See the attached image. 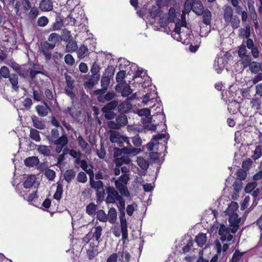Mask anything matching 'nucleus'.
Returning <instances> with one entry per match:
<instances>
[{"label": "nucleus", "mask_w": 262, "mask_h": 262, "mask_svg": "<svg viewBox=\"0 0 262 262\" xmlns=\"http://www.w3.org/2000/svg\"><path fill=\"white\" fill-rule=\"evenodd\" d=\"M60 128L62 130L61 136H59V133L57 128L52 129L50 135L47 136V139L50 144L56 145L55 150L57 154L60 153L63 148L64 150V147L67 148V144L69 141L68 136L63 128L62 126H60Z\"/></svg>", "instance_id": "f257e3e1"}, {"label": "nucleus", "mask_w": 262, "mask_h": 262, "mask_svg": "<svg viewBox=\"0 0 262 262\" xmlns=\"http://www.w3.org/2000/svg\"><path fill=\"white\" fill-rule=\"evenodd\" d=\"M118 101L114 100L107 103L101 108V111L104 114V116L105 119L112 120L116 117V114L113 112V110L118 106Z\"/></svg>", "instance_id": "f03ea898"}, {"label": "nucleus", "mask_w": 262, "mask_h": 262, "mask_svg": "<svg viewBox=\"0 0 262 262\" xmlns=\"http://www.w3.org/2000/svg\"><path fill=\"white\" fill-rule=\"evenodd\" d=\"M118 101L114 100L107 103L101 108V111L104 114V116L105 119L112 120L116 117V114L113 112V110L118 106Z\"/></svg>", "instance_id": "7ed1b4c3"}, {"label": "nucleus", "mask_w": 262, "mask_h": 262, "mask_svg": "<svg viewBox=\"0 0 262 262\" xmlns=\"http://www.w3.org/2000/svg\"><path fill=\"white\" fill-rule=\"evenodd\" d=\"M118 101L114 100L107 103L101 108V111L104 114V116L105 119L112 120L116 117V114L113 112V110L118 106Z\"/></svg>", "instance_id": "20e7f679"}, {"label": "nucleus", "mask_w": 262, "mask_h": 262, "mask_svg": "<svg viewBox=\"0 0 262 262\" xmlns=\"http://www.w3.org/2000/svg\"><path fill=\"white\" fill-rule=\"evenodd\" d=\"M100 68L99 65L96 61H95L91 69V72L92 75L89 79L88 82V84L90 86H94L95 82H97L100 78V75L99 74Z\"/></svg>", "instance_id": "39448f33"}, {"label": "nucleus", "mask_w": 262, "mask_h": 262, "mask_svg": "<svg viewBox=\"0 0 262 262\" xmlns=\"http://www.w3.org/2000/svg\"><path fill=\"white\" fill-rule=\"evenodd\" d=\"M119 211L122 239L125 241L128 238L127 223L125 218V210H119Z\"/></svg>", "instance_id": "423d86ee"}, {"label": "nucleus", "mask_w": 262, "mask_h": 262, "mask_svg": "<svg viewBox=\"0 0 262 262\" xmlns=\"http://www.w3.org/2000/svg\"><path fill=\"white\" fill-rule=\"evenodd\" d=\"M14 6L16 14L20 16V10L24 13L27 12L31 8V4L29 0H21V2L16 1Z\"/></svg>", "instance_id": "0eeeda50"}, {"label": "nucleus", "mask_w": 262, "mask_h": 262, "mask_svg": "<svg viewBox=\"0 0 262 262\" xmlns=\"http://www.w3.org/2000/svg\"><path fill=\"white\" fill-rule=\"evenodd\" d=\"M106 191L107 195L105 202L107 204H114L116 200L117 201L121 196L113 187L108 186L106 189Z\"/></svg>", "instance_id": "6e6552de"}, {"label": "nucleus", "mask_w": 262, "mask_h": 262, "mask_svg": "<svg viewBox=\"0 0 262 262\" xmlns=\"http://www.w3.org/2000/svg\"><path fill=\"white\" fill-rule=\"evenodd\" d=\"M99 243L96 244L94 242L90 243L88 248L86 250V256L89 260H93L99 254Z\"/></svg>", "instance_id": "1a4fd4ad"}, {"label": "nucleus", "mask_w": 262, "mask_h": 262, "mask_svg": "<svg viewBox=\"0 0 262 262\" xmlns=\"http://www.w3.org/2000/svg\"><path fill=\"white\" fill-rule=\"evenodd\" d=\"M240 222L241 218L238 217V215L237 213H233L230 216L229 222L230 224V226L232 227V229H231L232 233H236L239 227Z\"/></svg>", "instance_id": "9d476101"}, {"label": "nucleus", "mask_w": 262, "mask_h": 262, "mask_svg": "<svg viewBox=\"0 0 262 262\" xmlns=\"http://www.w3.org/2000/svg\"><path fill=\"white\" fill-rule=\"evenodd\" d=\"M246 46L248 49L251 50V54L254 58H257L259 56V51L257 47L255 46L252 39H248L246 41Z\"/></svg>", "instance_id": "9b49d317"}, {"label": "nucleus", "mask_w": 262, "mask_h": 262, "mask_svg": "<svg viewBox=\"0 0 262 262\" xmlns=\"http://www.w3.org/2000/svg\"><path fill=\"white\" fill-rule=\"evenodd\" d=\"M190 8L192 11L198 15L200 16L204 10V7L202 3L199 1H193L192 4H190Z\"/></svg>", "instance_id": "f8f14e48"}, {"label": "nucleus", "mask_w": 262, "mask_h": 262, "mask_svg": "<svg viewBox=\"0 0 262 262\" xmlns=\"http://www.w3.org/2000/svg\"><path fill=\"white\" fill-rule=\"evenodd\" d=\"M39 8L42 11H51L53 8L52 0H42L39 5Z\"/></svg>", "instance_id": "ddd939ff"}, {"label": "nucleus", "mask_w": 262, "mask_h": 262, "mask_svg": "<svg viewBox=\"0 0 262 262\" xmlns=\"http://www.w3.org/2000/svg\"><path fill=\"white\" fill-rule=\"evenodd\" d=\"M115 185L116 188L119 191L122 195L126 197L129 196V192L126 186L127 184H123L119 181H115Z\"/></svg>", "instance_id": "4468645a"}, {"label": "nucleus", "mask_w": 262, "mask_h": 262, "mask_svg": "<svg viewBox=\"0 0 262 262\" xmlns=\"http://www.w3.org/2000/svg\"><path fill=\"white\" fill-rule=\"evenodd\" d=\"M6 78H9V81L12 85V89L16 91H18L19 86L18 85V75L15 74H10V71L9 70L8 76H7V77H6Z\"/></svg>", "instance_id": "2eb2a0df"}, {"label": "nucleus", "mask_w": 262, "mask_h": 262, "mask_svg": "<svg viewBox=\"0 0 262 262\" xmlns=\"http://www.w3.org/2000/svg\"><path fill=\"white\" fill-rule=\"evenodd\" d=\"M132 108L130 102L127 101H123L118 105V110L120 114H125Z\"/></svg>", "instance_id": "dca6fc26"}, {"label": "nucleus", "mask_w": 262, "mask_h": 262, "mask_svg": "<svg viewBox=\"0 0 262 262\" xmlns=\"http://www.w3.org/2000/svg\"><path fill=\"white\" fill-rule=\"evenodd\" d=\"M35 108L38 115L41 117L47 116L50 110V108L47 104L45 105H37L36 106Z\"/></svg>", "instance_id": "f3484780"}, {"label": "nucleus", "mask_w": 262, "mask_h": 262, "mask_svg": "<svg viewBox=\"0 0 262 262\" xmlns=\"http://www.w3.org/2000/svg\"><path fill=\"white\" fill-rule=\"evenodd\" d=\"M233 10L230 6L225 7L224 10L223 17L226 23H229L233 16Z\"/></svg>", "instance_id": "a211bd4d"}, {"label": "nucleus", "mask_w": 262, "mask_h": 262, "mask_svg": "<svg viewBox=\"0 0 262 262\" xmlns=\"http://www.w3.org/2000/svg\"><path fill=\"white\" fill-rule=\"evenodd\" d=\"M114 157L115 159L120 158V157L123 154H131V150L129 148H122L120 149L118 147H114L113 148Z\"/></svg>", "instance_id": "6ab92c4d"}, {"label": "nucleus", "mask_w": 262, "mask_h": 262, "mask_svg": "<svg viewBox=\"0 0 262 262\" xmlns=\"http://www.w3.org/2000/svg\"><path fill=\"white\" fill-rule=\"evenodd\" d=\"M37 151L45 157H48L51 155V147L45 145H40L37 146Z\"/></svg>", "instance_id": "aec40b11"}, {"label": "nucleus", "mask_w": 262, "mask_h": 262, "mask_svg": "<svg viewBox=\"0 0 262 262\" xmlns=\"http://www.w3.org/2000/svg\"><path fill=\"white\" fill-rule=\"evenodd\" d=\"M36 180L35 175H29L24 182L23 185L25 188L29 189L32 187Z\"/></svg>", "instance_id": "412c9836"}, {"label": "nucleus", "mask_w": 262, "mask_h": 262, "mask_svg": "<svg viewBox=\"0 0 262 262\" xmlns=\"http://www.w3.org/2000/svg\"><path fill=\"white\" fill-rule=\"evenodd\" d=\"M39 163L38 158L35 156L28 157L24 160V163L27 167H33L37 165Z\"/></svg>", "instance_id": "4be33fe9"}, {"label": "nucleus", "mask_w": 262, "mask_h": 262, "mask_svg": "<svg viewBox=\"0 0 262 262\" xmlns=\"http://www.w3.org/2000/svg\"><path fill=\"white\" fill-rule=\"evenodd\" d=\"M250 71L255 74L259 73V71L262 72V63L257 61H252L251 64L249 66Z\"/></svg>", "instance_id": "5701e85b"}, {"label": "nucleus", "mask_w": 262, "mask_h": 262, "mask_svg": "<svg viewBox=\"0 0 262 262\" xmlns=\"http://www.w3.org/2000/svg\"><path fill=\"white\" fill-rule=\"evenodd\" d=\"M131 160L128 156H122L117 159H115L116 167H120L123 164H128Z\"/></svg>", "instance_id": "b1692460"}, {"label": "nucleus", "mask_w": 262, "mask_h": 262, "mask_svg": "<svg viewBox=\"0 0 262 262\" xmlns=\"http://www.w3.org/2000/svg\"><path fill=\"white\" fill-rule=\"evenodd\" d=\"M201 15L203 16V23L206 25H209L212 19V14L210 11L206 9Z\"/></svg>", "instance_id": "393cba45"}, {"label": "nucleus", "mask_w": 262, "mask_h": 262, "mask_svg": "<svg viewBox=\"0 0 262 262\" xmlns=\"http://www.w3.org/2000/svg\"><path fill=\"white\" fill-rule=\"evenodd\" d=\"M116 94L114 91L108 92L104 96H98L97 99L100 102H104L112 100Z\"/></svg>", "instance_id": "a878e982"}, {"label": "nucleus", "mask_w": 262, "mask_h": 262, "mask_svg": "<svg viewBox=\"0 0 262 262\" xmlns=\"http://www.w3.org/2000/svg\"><path fill=\"white\" fill-rule=\"evenodd\" d=\"M107 216L108 217L107 221L111 224H114L117 220V217L116 209L114 207L111 208L108 211Z\"/></svg>", "instance_id": "bb28decb"}, {"label": "nucleus", "mask_w": 262, "mask_h": 262, "mask_svg": "<svg viewBox=\"0 0 262 262\" xmlns=\"http://www.w3.org/2000/svg\"><path fill=\"white\" fill-rule=\"evenodd\" d=\"M76 176V172L74 169H68L63 174V179L68 183H70Z\"/></svg>", "instance_id": "cd10ccee"}, {"label": "nucleus", "mask_w": 262, "mask_h": 262, "mask_svg": "<svg viewBox=\"0 0 262 262\" xmlns=\"http://www.w3.org/2000/svg\"><path fill=\"white\" fill-rule=\"evenodd\" d=\"M123 136L118 131L112 130L110 136V140L113 143H116L119 140H122Z\"/></svg>", "instance_id": "c85d7f7f"}, {"label": "nucleus", "mask_w": 262, "mask_h": 262, "mask_svg": "<svg viewBox=\"0 0 262 262\" xmlns=\"http://www.w3.org/2000/svg\"><path fill=\"white\" fill-rule=\"evenodd\" d=\"M77 53L79 58H83L89 54V49L86 46L82 45L77 50Z\"/></svg>", "instance_id": "c756f323"}, {"label": "nucleus", "mask_w": 262, "mask_h": 262, "mask_svg": "<svg viewBox=\"0 0 262 262\" xmlns=\"http://www.w3.org/2000/svg\"><path fill=\"white\" fill-rule=\"evenodd\" d=\"M78 49L77 43L76 40L71 39L68 41L66 45V50L67 52L72 53Z\"/></svg>", "instance_id": "7c9ffc66"}, {"label": "nucleus", "mask_w": 262, "mask_h": 262, "mask_svg": "<svg viewBox=\"0 0 262 262\" xmlns=\"http://www.w3.org/2000/svg\"><path fill=\"white\" fill-rule=\"evenodd\" d=\"M239 35L242 38L246 37L247 40L250 38L251 32H250V27L249 25H247L245 26V28H241L239 30Z\"/></svg>", "instance_id": "2f4dec72"}, {"label": "nucleus", "mask_w": 262, "mask_h": 262, "mask_svg": "<svg viewBox=\"0 0 262 262\" xmlns=\"http://www.w3.org/2000/svg\"><path fill=\"white\" fill-rule=\"evenodd\" d=\"M195 241L200 247H203L206 242V235L203 233H200L195 238Z\"/></svg>", "instance_id": "473e14b6"}, {"label": "nucleus", "mask_w": 262, "mask_h": 262, "mask_svg": "<svg viewBox=\"0 0 262 262\" xmlns=\"http://www.w3.org/2000/svg\"><path fill=\"white\" fill-rule=\"evenodd\" d=\"M63 26L62 18L60 16H56L55 22L52 25V30H59Z\"/></svg>", "instance_id": "72a5a7b5"}, {"label": "nucleus", "mask_w": 262, "mask_h": 262, "mask_svg": "<svg viewBox=\"0 0 262 262\" xmlns=\"http://www.w3.org/2000/svg\"><path fill=\"white\" fill-rule=\"evenodd\" d=\"M90 183L92 188L96 189L97 191L102 190L103 188V183L101 180L95 181L94 179L90 181Z\"/></svg>", "instance_id": "f704fd0d"}, {"label": "nucleus", "mask_w": 262, "mask_h": 262, "mask_svg": "<svg viewBox=\"0 0 262 262\" xmlns=\"http://www.w3.org/2000/svg\"><path fill=\"white\" fill-rule=\"evenodd\" d=\"M32 121L33 126L36 128L43 129L45 127V124L36 116L32 117Z\"/></svg>", "instance_id": "c9c22d12"}, {"label": "nucleus", "mask_w": 262, "mask_h": 262, "mask_svg": "<svg viewBox=\"0 0 262 262\" xmlns=\"http://www.w3.org/2000/svg\"><path fill=\"white\" fill-rule=\"evenodd\" d=\"M239 58L241 63L244 68H246L251 64L252 59L250 55L247 54Z\"/></svg>", "instance_id": "e433bc0d"}, {"label": "nucleus", "mask_w": 262, "mask_h": 262, "mask_svg": "<svg viewBox=\"0 0 262 262\" xmlns=\"http://www.w3.org/2000/svg\"><path fill=\"white\" fill-rule=\"evenodd\" d=\"M137 164L138 166L143 170H146L149 167V162L142 157L137 158Z\"/></svg>", "instance_id": "4c0bfd02"}, {"label": "nucleus", "mask_w": 262, "mask_h": 262, "mask_svg": "<svg viewBox=\"0 0 262 262\" xmlns=\"http://www.w3.org/2000/svg\"><path fill=\"white\" fill-rule=\"evenodd\" d=\"M62 193V185L60 183H58L55 193L53 195V198L58 201L60 200L61 198Z\"/></svg>", "instance_id": "58836bf2"}, {"label": "nucleus", "mask_w": 262, "mask_h": 262, "mask_svg": "<svg viewBox=\"0 0 262 262\" xmlns=\"http://www.w3.org/2000/svg\"><path fill=\"white\" fill-rule=\"evenodd\" d=\"M30 137L32 140L39 142L41 140L39 132L37 129L31 128L30 130Z\"/></svg>", "instance_id": "ea45409f"}, {"label": "nucleus", "mask_w": 262, "mask_h": 262, "mask_svg": "<svg viewBox=\"0 0 262 262\" xmlns=\"http://www.w3.org/2000/svg\"><path fill=\"white\" fill-rule=\"evenodd\" d=\"M97 206L94 203H90L86 207V212L90 215H94L96 213Z\"/></svg>", "instance_id": "a19ab883"}, {"label": "nucleus", "mask_w": 262, "mask_h": 262, "mask_svg": "<svg viewBox=\"0 0 262 262\" xmlns=\"http://www.w3.org/2000/svg\"><path fill=\"white\" fill-rule=\"evenodd\" d=\"M94 229L95 231L92 233V235L93 237L95 238L96 241L98 242V243H99L100 241V239L102 235V228L100 226H98L95 227Z\"/></svg>", "instance_id": "79ce46f5"}, {"label": "nucleus", "mask_w": 262, "mask_h": 262, "mask_svg": "<svg viewBox=\"0 0 262 262\" xmlns=\"http://www.w3.org/2000/svg\"><path fill=\"white\" fill-rule=\"evenodd\" d=\"M161 13V8L159 6H153L150 10V15L151 18H155L158 17Z\"/></svg>", "instance_id": "37998d69"}, {"label": "nucleus", "mask_w": 262, "mask_h": 262, "mask_svg": "<svg viewBox=\"0 0 262 262\" xmlns=\"http://www.w3.org/2000/svg\"><path fill=\"white\" fill-rule=\"evenodd\" d=\"M97 219L101 222H106L107 221V216L105 211L102 210H98L96 212Z\"/></svg>", "instance_id": "c03bdc74"}, {"label": "nucleus", "mask_w": 262, "mask_h": 262, "mask_svg": "<svg viewBox=\"0 0 262 262\" xmlns=\"http://www.w3.org/2000/svg\"><path fill=\"white\" fill-rule=\"evenodd\" d=\"M117 124L119 126L125 125L127 123V119L124 114H120L116 118Z\"/></svg>", "instance_id": "a18cd8bd"}, {"label": "nucleus", "mask_w": 262, "mask_h": 262, "mask_svg": "<svg viewBox=\"0 0 262 262\" xmlns=\"http://www.w3.org/2000/svg\"><path fill=\"white\" fill-rule=\"evenodd\" d=\"M61 40V36L57 33H52L48 37V41L53 43H56Z\"/></svg>", "instance_id": "49530a36"}, {"label": "nucleus", "mask_w": 262, "mask_h": 262, "mask_svg": "<svg viewBox=\"0 0 262 262\" xmlns=\"http://www.w3.org/2000/svg\"><path fill=\"white\" fill-rule=\"evenodd\" d=\"M123 141H124V144H126V146H125L124 148H129L131 150V154H138V151H137L138 149L135 148H133L132 145H131L129 138L127 137L123 136L122 139Z\"/></svg>", "instance_id": "de8ad7c7"}, {"label": "nucleus", "mask_w": 262, "mask_h": 262, "mask_svg": "<svg viewBox=\"0 0 262 262\" xmlns=\"http://www.w3.org/2000/svg\"><path fill=\"white\" fill-rule=\"evenodd\" d=\"M262 155V146L261 145H257L255 147V149L254 151L253 155L252 156L251 158L254 161L259 159Z\"/></svg>", "instance_id": "09e8293b"}, {"label": "nucleus", "mask_w": 262, "mask_h": 262, "mask_svg": "<svg viewBox=\"0 0 262 262\" xmlns=\"http://www.w3.org/2000/svg\"><path fill=\"white\" fill-rule=\"evenodd\" d=\"M121 90V95L123 97H127L129 96L132 92V89L128 84H125L123 85Z\"/></svg>", "instance_id": "8fccbe9b"}, {"label": "nucleus", "mask_w": 262, "mask_h": 262, "mask_svg": "<svg viewBox=\"0 0 262 262\" xmlns=\"http://www.w3.org/2000/svg\"><path fill=\"white\" fill-rule=\"evenodd\" d=\"M232 27L234 29H237L239 27L240 19L237 15H233L231 20H230Z\"/></svg>", "instance_id": "3c124183"}, {"label": "nucleus", "mask_w": 262, "mask_h": 262, "mask_svg": "<svg viewBox=\"0 0 262 262\" xmlns=\"http://www.w3.org/2000/svg\"><path fill=\"white\" fill-rule=\"evenodd\" d=\"M77 141L79 145L82 149H85L88 147L89 146L88 143L84 139L81 135H79L77 138Z\"/></svg>", "instance_id": "603ef678"}, {"label": "nucleus", "mask_w": 262, "mask_h": 262, "mask_svg": "<svg viewBox=\"0 0 262 262\" xmlns=\"http://www.w3.org/2000/svg\"><path fill=\"white\" fill-rule=\"evenodd\" d=\"M40 51L41 53L45 56L46 61H49L51 59L52 54L50 51V49L44 48L40 46Z\"/></svg>", "instance_id": "864d4df0"}, {"label": "nucleus", "mask_w": 262, "mask_h": 262, "mask_svg": "<svg viewBox=\"0 0 262 262\" xmlns=\"http://www.w3.org/2000/svg\"><path fill=\"white\" fill-rule=\"evenodd\" d=\"M251 104L252 108L258 110L260 108L261 105V101L259 98L255 97L252 98L251 100Z\"/></svg>", "instance_id": "5fc2aeb1"}, {"label": "nucleus", "mask_w": 262, "mask_h": 262, "mask_svg": "<svg viewBox=\"0 0 262 262\" xmlns=\"http://www.w3.org/2000/svg\"><path fill=\"white\" fill-rule=\"evenodd\" d=\"M74 89L72 88L65 87L64 88V93L65 94L68 96L72 100H74L76 95L74 92Z\"/></svg>", "instance_id": "6e6d98bb"}, {"label": "nucleus", "mask_w": 262, "mask_h": 262, "mask_svg": "<svg viewBox=\"0 0 262 262\" xmlns=\"http://www.w3.org/2000/svg\"><path fill=\"white\" fill-rule=\"evenodd\" d=\"M30 9V10L29 13V17L33 19L36 18L39 14L38 8L35 7H31Z\"/></svg>", "instance_id": "4d7b16f0"}, {"label": "nucleus", "mask_w": 262, "mask_h": 262, "mask_svg": "<svg viewBox=\"0 0 262 262\" xmlns=\"http://www.w3.org/2000/svg\"><path fill=\"white\" fill-rule=\"evenodd\" d=\"M246 44L245 45L244 43L239 47L237 52L239 57H242V56L247 55V50L246 49Z\"/></svg>", "instance_id": "13d9d810"}, {"label": "nucleus", "mask_w": 262, "mask_h": 262, "mask_svg": "<svg viewBox=\"0 0 262 262\" xmlns=\"http://www.w3.org/2000/svg\"><path fill=\"white\" fill-rule=\"evenodd\" d=\"M105 196V192L104 189L101 190H98L96 192L97 202L101 203L104 200Z\"/></svg>", "instance_id": "bf43d9fd"}, {"label": "nucleus", "mask_w": 262, "mask_h": 262, "mask_svg": "<svg viewBox=\"0 0 262 262\" xmlns=\"http://www.w3.org/2000/svg\"><path fill=\"white\" fill-rule=\"evenodd\" d=\"M9 74V69L6 66H3L0 69V82L2 80V78L6 79Z\"/></svg>", "instance_id": "052dcab7"}, {"label": "nucleus", "mask_w": 262, "mask_h": 262, "mask_svg": "<svg viewBox=\"0 0 262 262\" xmlns=\"http://www.w3.org/2000/svg\"><path fill=\"white\" fill-rule=\"evenodd\" d=\"M111 78L109 76H103L101 79V86L107 88L110 83Z\"/></svg>", "instance_id": "680f3d73"}, {"label": "nucleus", "mask_w": 262, "mask_h": 262, "mask_svg": "<svg viewBox=\"0 0 262 262\" xmlns=\"http://www.w3.org/2000/svg\"><path fill=\"white\" fill-rule=\"evenodd\" d=\"M77 180L79 182L85 183L88 180L86 174L83 171H80L78 173L77 177Z\"/></svg>", "instance_id": "e2e57ef3"}, {"label": "nucleus", "mask_w": 262, "mask_h": 262, "mask_svg": "<svg viewBox=\"0 0 262 262\" xmlns=\"http://www.w3.org/2000/svg\"><path fill=\"white\" fill-rule=\"evenodd\" d=\"M22 104L24 106V108L23 110L25 109L27 110H29L32 105V101L30 98H26L22 101Z\"/></svg>", "instance_id": "0e129e2a"}, {"label": "nucleus", "mask_w": 262, "mask_h": 262, "mask_svg": "<svg viewBox=\"0 0 262 262\" xmlns=\"http://www.w3.org/2000/svg\"><path fill=\"white\" fill-rule=\"evenodd\" d=\"M49 23L48 18L45 16L39 17L37 20V24L40 27H45Z\"/></svg>", "instance_id": "69168bd1"}, {"label": "nucleus", "mask_w": 262, "mask_h": 262, "mask_svg": "<svg viewBox=\"0 0 262 262\" xmlns=\"http://www.w3.org/2000/svg\"><path fill=\"white\" fill-rule=\"evenodd\" d=\"M45 175L47 179L50 181H52L55 177V172L53 170L48 169L45 172Z\"/></svg>", "instance_id": "338daca9"}, {"label": "nucleus", "mask_w": 262, "mask_h": 262, "mask_svg": "<svg viewBox=\"0 0 262 262\" xmlns=\"http://www.w3.org/2000/svg\"><path fill=\"white\" fill-rule=\"evenodd\" d=\"M243 253H241L238 251H236L233 254L232 257L230 260L229 262H238L243 256Z\"/></svg>", "instance_id": "774afa93"}]
</instances>
